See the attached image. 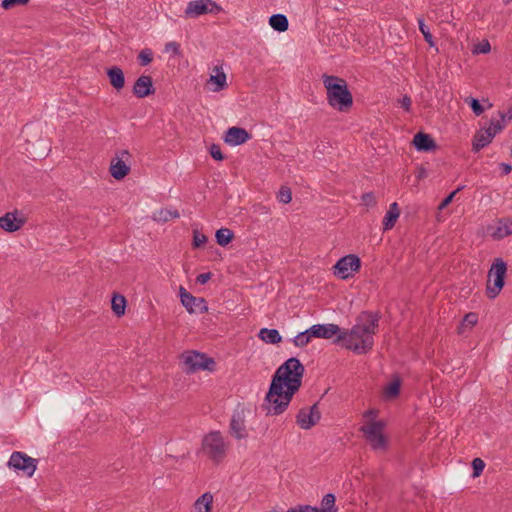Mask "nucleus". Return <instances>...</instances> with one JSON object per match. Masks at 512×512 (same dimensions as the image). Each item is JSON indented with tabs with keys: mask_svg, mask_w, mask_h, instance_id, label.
<instances>
[{
	"mask_svg": "<svg viewBox=\"0 0 512 512\" xmlns=\"http://www.w3.org/2000/svg\"><path fill=\"white\" fill-rule=\"evenodd\" d=\"M304 365L296 357L287 359L272 377L263 407L267 415H279L289 406L294 394L302 385Z\"/></svg>",
	"mask_w": 512,
	"mask_h": 512,
	"instance_id": "nucleus-1",
	"label": "nucleus"
},
{
	"mask_svg": "<svg viewBox=\"0 0 512 512\" xmlns=\"http://www.w3.org/2000/svg\"><path fill=\"white\" fill-rule=\"evenodd\" d=\"M380 318L378 312L362 311L356 317L352 328L342 329V334H338L333 342L356 354H366L374 346V335L379 327Z\"/></svg>",
	"mask_w": 512,
	"mask_h": 512,
	"instance_id": "nucleus-2",
	"label": "nucleus"
},
{
	"mask_svg": "<svg viewBox=\"0 0 512 512\" xmlns=\"http://www.w3.org/2000/svg\"><path fill=\"white\" fill-rule=\"evenodd\" d=\"M322 81L326 89L328 104L339 112H348L353 105V96L346 80L338 76L323 74Z\"/></svg>",
	"mask_w": 512,
	"mask_h": 512,
	"instance_id": "nucleus-3",
	"label": "nucleus"
},
{
	"mask_svg": "<svg viewBox=\"0 0 512 512\" xmlns=\"http://www.w3.org/2000/svg\"><path fill=\"white\" fill-rule=\"evenodd\" d=\"M507 273V263L502 258H496L488 272V281L486 287L487 297L496 298L505 285Z\"/></svg>",
	"mask_w": 512,
	"mask_h": 512,
	"instance_id": "nucleus-4",
	"label": "nucleus"
},
{
	"mask_svg": "<svg viewBox=\"0 0 512 512\" xmlns=\"http://www.w3.org/2000/svg\"><path fill=\"white\" fill-rule=\"evenodd\" d=\"M202 449L214 463H220L226 456L227 445L221 433L213 431L203 438Z\"/></svg>",
	"mask_w": 512,
	"mask_h": 512,
	"instance_id": "nucleus-5",
	"label": "nucleus"
},
{
	"mask_svg": "<svg viewBox=\"0 0 512 512\" xmlns=\"http://www.w3.org/2000/svg\"><path fill=\"white\" fill-rule=\"evenodd\" d=\"M181 361L187 373H195L200 370L212 372L215 369V360L205 353L188 351L181 355Z\"/></svg>",
	"mask_w": 512,
	"mask_h": 512,
	"instance_id": "nucleus-6",
	"label": "nucleus"
},
{
	"mask_svg": "<svg viewBox=\"0 0 512 512\" xmlns=\"http://www.w3.org/2000/svg\"><path fill=\"white\" fill-rule=\"evenodd\" d=\"M361 268V260L355 254H348L340 258L333 266V273L340 279H348L353 277L354 273Z\"/></svg>",
	"mask_w": 512,
	"mask_h": 512,
	"instance_id": "nucleus-7",
	"label": "nucleus"
},
{
	"mask_svg": "<svg viewBox=\"0 0 512 512\" xmlns=\"http://www.w3.org/2000/svg\"><path fill=\"white\" fill-rule=\"evenodd\" d=\"M222 8L213 0H193L188 2L184 11L185 18H198L205 14L216 15Z\"/></svg>",
	"mask_w": 512,
	"mask_h": 512,
	"instance_id": "nucleus-8",
	"label": "nucleus"
},
{
	"mask_svg": "<svg viewBox=\"0 0 512 512\" xmlns=\"http://www.w3.org/2000/svg\"><path fill=\"white\" fill-rule=\"evenodd\" d=\"M37 462L36 459L24 452L14 451L8 461V466L16 471H22L23 474L31 477L37 468Z\"/></svg>",
	"mask_w": 512,
	"mask_h": 512,
	"instance_id": "nucleus-9",
	"label": "nucleus"
},
{
	"mask_svg": "<svg viewBox=\"0 0 512 512\" xmlns=\"http://www.w3.org/2000/svg\"><path fill=\"white\" fill-rule=\"evenodd\" d=\"M383 428L384 423L382 421H376L360 428L373 449H383L387 445L386 438L382 433Z\"/></svg>",
	"mask_w": 512,
	"mask_h": 512,
	"instance_id": "nucleus-10",
	"label": "nucleus"
},
{
	"mask_svg": "<svg viewBox=\"0 0 512 512\" xmlns=\"http://www.w3.org/2000/svg\"><path fill=\"white\" fill-rule=\"evenodd\" d=\"M321 418V413L318 409V403L313 404L311 407L301 408L296 415V423L304 430L311 429L316 425Z\"/></svg>",
	"mask_w": 512,
	"mask_h": 512,
	"instance_id": "nucleus-11",
	"label": "nucleus"
},
{
	"mask_svg": "<svg viewBox=\"0 0 512 512\" xmlns=\"http://www.w3.org/2000/svg\"><path fill=\"white\" fill-rule=\"evenodd\" d=\"M229 428L231 436L237 440L246 439L248 437L243 408L234 410L230 420Z\"/></svg>",
	"mask_w": 512,
	"mask_h": 512,
	"instance_id": "nucleus-12",
	"label": "nucleus"
},
{
	"mask_svg": "<svg viewBox=\"0 0 512 512\" xmlns=\"http://www.w3.org/2000/svg\"><path fill=\"white\" fill-rule=\"evenodd\" d=\"M335 500V495L328 493L322 498L321 508L312 507L310 505H298L289 508L286 512H337L338 509L335 506Z\"/></svg>",
	"mask_w": 512,
	"mask_h": 512,
	"instance_id": "nucleus-13",
	"label": "nucleus"
},
{
	"mask_svg": "<svg viewBox=\"0 0 512 512\" xmlns=\"http://www.w3.org/2000/svg\"><path fill=\"white\" fill-rule=\"evenodd\" d=\"M309 333L313 335V338L331 339L334 336L337 338L338 334H342V329L333 323L315 324L309 328Z\"/></svg>",
	"mask_w": 512,
	"mask_h": 512,
	"instance_id": "nucleus-14",
	"label": "nucleus"
},
{
	"mask_svg": "<svg viewBox=\"0 0 512 512\" xmlns=\"http://www.w3.org/2000/svg\"><path fill=\"white\" fill-rule=\"evenodd\" d=\"M133 94L138 98H145L155 93L152 77L141 75L134 83Z\"/></svg>",
	"mask_w": 512,
	"mask_h": 512,
	"instance_id": "nucleus-15",
	"label": "nucleus"
},
{
	"mask_svg": "<svg viewBox=\"0 0 512 512\" xmlns=\"http://www.w3.org/2000/svg\"><path fill=\"white\" fill-rule=\"evenodd\" d=\"M248 131L241 127H230L225 132L224 141L228 145L238 146L244 144L250 139Z\"/></svg>",
	"mask_w": 512,
	"mask_h": 512,
	"instance_id": "nucleus-16",
	"label": "nucleus"
},
{
	"mask_svg": "<svg viewBox=\"0 0 512 512\" xmlns=\"http://www.w3.org/2000/svg\"><path fill=\"white\" fill-rule=\"evenodd\" d=\"M181 303L190 314H203L208 311V306L205 299L202 297H195L191 293L185 294Z\"/></svg>",
	"mask_w": 512,
	"mask_h": 512,
	"instance_id": "nucleus-17",
	"label": "nucleus"
},
{
	"mask_svg": "<svg viewBox=\"0 0 512 512\" xmlns=\"http://www.w3.org/2000/svg\"><path fill=\"white\" fill-rule=\"evenodd\" d=\"M412 143L419 152H431L437 148V144L432 136L424 132L416 133Z\"/></svg>",
	"mask_w": 512,
	"mask_h": 512,
	"instance_id": "nucleus-18",
	"label": "nucleus"
},
{
	"mask_svg": "<svg viewBox=\"0 0 512 512\" xmlns=\"http://www.w3.org/2000/svg\"><path fill=\"white\" fill-rule=\"evenodd\" d=\"M17 211L8 212L0 217V228L7 232L19 230L25 223V219L16 217Z\"/></svg>",
	"mask_w": 512,
	"mask_h": 512,
	"instance_id": "nucleus-19",
	"label": "nucleus"
},
{
	"mask_svg": "<svg viewBox=\"0 0 512 512\" xmlns=\"http://www.w3.org/2000/svg\"><path fill=\"white\" fill-rule=\"evenodd\" d=\"M494 138V133H491V128H488L486 130H480L478 131L473 138L472 142V150L473 152L477 153L484 147H486L488 144L491 143L492 139Z\"/></svg>",
	"mask_w": 512,
	"mask_h": 512,
	"instance_id": "nucleus-20",
	"label": "nucleus"
},
{
	"mask_svg": "<svg viewBox=\"0 0 512 512\" xmlns=\"http://www.w3.org/2000/svg\"><path fill=\"white\" fill-rule=\"evenodd\" d=\"M130 172V166L122 158H115L111 161L110 173L116 180L125 178Z\"/></svg>",
	"mask_w": 512,
	"mask_h": 512,
	"instance_id": "nucleus-21",
	"label": "nucleus"
},
{
	"mask_svg": "<svg viewBox=\"0 0 512 512\" xmlns=\"http://www.w3.org/2000/svg\"><path fill=\"white\" fill-rule=\"evenodd\" d=\"M106 73L113 88L119 91L124 87L125 76L121 68L118 66H112L107 69Z\"/></svg>",
	"mask_w": 512,
	"mask_h": 512,
	"instance_id": "nucleus-22",
	"label": "nucleus"
},
{
	"mask_svg": "<svg viewBox=\"0 0 512 512\" xmlns=\"http://www.w3.org/2000/svg\"><path fill=\"white\" fill-rule=\"evenodd\" d=\"M399 208L396 202H393L389 206V210L386 212L385 217L383 219V230L388 231L392 229L399 218Z\"/></svg>",
	"mask_w": 512,
	"mask_h": 512,
	"instance_id": "nucleus-23",
	"label": "nucleus"
},
{
	"mask_svg": "<svg viewBox=\"0 0 512 512\" xmlns=\"http://www.w3.org/2000/svg\"><path fill=\"white\" fill-rule=\"evenodd\" d=\"M258 337L265 343L278 344L282 341V336L277 329L262 328Z\"/></svg>",
	"mask_w": 512,
	"mask_h": 512,
	"instance_id": "nucleus-24",
	"label": "nucleus"
},
{
	"mask_svg": "<svg viewBox=\"0 0 512 512\" xmlns=\"http://www.w3.org/2000/svg\"><path fill=\"white\" fill-rule=\"evenodd\" d=\"M213 495L210 492L202 494L195 502L196 512H211Z\"/></svg>",
	"mask_w": 512,
	"mask_h": 512,
	"instance_id": "nucleus-25",
	"label": "nucleus"
},
{
	"mask_svg": "<svg viewBox=\"0 0 512 512\" xmlns=\"http://www.w3.org/2000/svg\"><path fill=\"white\" fill-rule=\"evenodd\" d=\"M269 24L275 31L278 32H285L289 26L288 19L283 14H273L269 18Z\"/></svg>",
	"mask_w": 512,
	"mask_h": 512,
	"instance_id": "nucleus-26",
	"label": "nucleus"
},
{
	"mask_svg": "<svg viewBox=\"0 0 512 512\" xmlns=\"http://www.w3.org/2000/svg\"><path fill=\"white\" fill-rule=\"evenodd\" d=\"M221 68L218 66L215 67L216 75L210 76V82L215 84V87L213 88L214 92H219L223 90L227 86L226 82V74L223 71H220Z\"/></svg>",
	"mask_w": 512,
	"mask_h": 512,
	"instance_id": "nucleus-27",
	"label": "nucleus"
},
{
	"mask_svg": "<svg viewBox=\"0 0 512 512\" xmlns=\"http://www.w3.org/2000/svg\"><path fill=\"white\" fill-rule=\"evenodd\" d=\"M180 216L177 210H170L162 208L154 213V220L157 222H168L171 219L178 218Z\"/></svg>",
	"mask_w": 512,
	"mask_h": 512,
	"instance_id": "nucleus-28",
	"label": "nucleus"
},
{
	"mask_svg": "<svg viewBox=\"0 0 512 512\" xmlns=\"http://www.w3.org/2000/svg\"><path fill=\"white\" fill-rule=\"evenodd\" d=\"M111 308L117 316H122L125 313L126 299L120 294H115L111 300Z\"/></svg>",
	"mask_w": 512,
	"mask_h": 512,
	"instance_id": "nucleus-29",
	"label": "nucleus"
},
{
	"mask_svg": "<svg viewBox=\"0 0 512 512\" xmlns=\"http://www.w3.org/2000/svg\"><path fill=\"white\" fill-rule=\"evenodd\" d=\"M233 237V232L228 228H220L215 233L216 242L222 247L228 245Z\"/></svg>",
	"mask_w": 512,
	"mask_h": 512,
	"instance_id": "nucleus-30",
	"label": "nucleus"
},
{
	"mask_svg": "<svg viewBox=\"0 0 512 512\" xmlns=\"http://www.w3.org/2000/svg\"><path fill=\"white\" fill-rule=\"evenodd\" d=\"M401 388V380L395 377L385 389V396L387 398H395L399 395Z\"/></svg>",
	"mask_w": 512,
	"mask_h": 512,
	"instance_id": "nucleus-31",
	"label": "nucleus"
},
{
	"mask_svg": "<svg viewBox=\"0 0 512 512\" xmlns=\"http://www.w3.org/2000/svg\"><path fill=\"white\" fill-rule=\"evenodd\" d=\"M499 238H504L512 234V220H500L496 233Z\"/></svg>",
	"mask_w": 512,
	"mask_h": 512,
	"instance_id": "nucleus-32",
	"label": "nucleus"
},
{
	"mask_svg": "<svg viewBox=\"0 0 512 512\" xmlns=\"http://www.w3.org/2000/svg\"><path fill=\"white\" fill-rule=\"evenodd\" d=\"M312 338H313V335H310L309 328H308L307 330L298 333L293 338L292 341H293L295 346H297V347H304V346H306L311 341Z\"/></svg>",
	"mask_w": 512,
	"mask_h": 512,
	"instance_id": "nucleus-33",
	"label": "nucleus"
},
{
	"mask_svg": "<svg viewBox=\"0 0 512 512\" xmlns=\"http://www.w3.org/2000/svg\"><path fill=\"white\" fill-rule=\"evenodd\" d=\"M418 25H419V30L422 33L423 37H424V40L431 47H433L435 45L434 40H433V36H432V34L430 32L429 27L424 23V20L422 18L418 19Z\"/></svg>",
	"mask_w": 512,
	"mask_h": 512,
	"instance_id": "nucleus-34",
	"label": "nucleus"
},
{
	"mask_svg": "<svg viewBox=\"0 0 512 512\" xmlns=\"http://www.w3.org/2000/svg\"><path fill=\"white\" fill-rule=\"evenodd\" d=\"M137 60L140 66H147L153 60V52L149 48L142 49L137 56Z\"/></svg>",
	"mask_w": 512,
	"mask_h": 512,
	"instance_id": "nucleus-35",
	"label": "nucleus"
},
{
	"mask_svg": "<svg viewBox=\"0 0 512 512\" xmlns=\"http://www.w3.org/2000/svg\"><path fill=\"white\" fill-rule=\"evenodd\" d=\"M464 102L470 106L476 116H480L485 110L482 104L476 98L467 97L465 98Z\"/></svg>",
	"mask_w": 512,
	"mask_h": 512,
	"instance_id": "nucleus-36",
	"label": "nucleus"
},
{
	"mask_svg": "<svg viewBox=\"0 0 512 512\" xmlns=\"http://www.w3.org/2000/svg\"><path fill=\"white\" fill-rule=\"evenodd\" d=\"M207 242V237L203 233L199 232L197 229L193 230V248H200Z\"/></svg>",
	"mask_w": 512,
	"mask_h": 512,
	"instance_id": "nucleus-37",
	"label": "nucleus"
},
{
	"mask_svg": "<svg viewBox=\"0 0 512 512\" xmlns=\"http://www.w3.org/2000/svg\"><path fill=\"white\" fill-rule=\"evenodd\" d=\"M292 193L290 188L288 187H281L278 193V200L281 203L288 204L292 200Z\"/></svg>",
	"mask_w": 512,
	"mask_h": 512,
	"instance_id": "nucleus-38",
	"label": "nucleus"
},
{
	"mask_svg": "<svg viewBox=\"0 0 512 512\" xmlns=\"http://www.w3.org/2000/svg\"><path fill=\"white\" fill-rule=\"evenodd\" d=\"M484 468H485V463L482 459H480V458L473 459V461H472L473 477L480 476L481 473L483 472Z\"/></svg>",
	"mask_w": 512,
	"mask_h": 512,
	"instance_id": "nucleus-39",
	"label": "nucleus"
},
{
	"mask_svg": "<svg viewBox=\"0 0 512 512\" xmlns=\"http://www.w3.org/2000/svg\"><path fill=\"white\" fill-rule=\"evenodd\" d=\"M29 3V0H2L1 6L6 9H12L16 6H25Z\"/></svg>",
	"mask_w": 512,
	"mask_h": 512,
	"instance_id": "nucleus-40",
	"label": "nucleus"
},
{
	"mask_svg": "<svg viewBox=\"0 0 512 512\" xmlns=\"http://www.w3.org/2000/svg\"><path fill=\"white\" fill-rule=\"evenodd\" d=\"M464 188V186H459L456 190L452 191L449 195H447L439 204L438 209L442 210L446 208L454 199L455 195L461 191Z\"/></svg>",
	"mask_w": 512,
	"mask_h": 512,
	"instance_id": "nucleus-41",
	"label": "nucleus"
},
{
	"mask_svg": "<svg viewBox=\"0 0 512 512\" xmlns=\"http://www.w3.org/2000/svg\"><path fill=\"white\" fill-rule=\"evenodd\" d=\"M209 153L211 157L217 161H222L225 158L218 144H212L209 148Z\"/></svg>",
	"mask_w": 512,
	"mask_h": 512,
	"instance_id": "nucleus-42",
	"label": "nucleus"
},
{
	"mask_svg": "<svg viewBox=\"0 0 512 512\" xmlns=\"http://www.w3.org/2000/svg\"><path fill=\"white\" fill-rule=\"evenodd\" d=\"M361 201L366 207H374L376 205V198L372 192L364 193Z\"/></svg>",
	"mask_w": 512,
	"mask_h": 512,
	"instance_id": "nucleus-43",
	"label": "nucleus"
},
{
	"mask_svg": "<svg viewBox=\"0 0 512 512\" xmlns=\"http://www.w3.org/2000/svg\"><path fill=\"white\" fill-rule=\"evenodd\" d=\"M489 128H491V133H494L495 136L496 133L500 132L504 128V123L502 120H491Z\"/></svg>",
	"mask_w": 512,
	"mask_h": 512,
	"instance_id": "nucleus-44",
	"label": "nucleus"
},
{
	"mask_svg": "<svg viewBox=\"0 0 512 512\" xmlns=\"http://www.w3.org/2000/svg\"><path fill=\"white\" fill-rule=\"evenodd\" d=\"M398 103L405 111L409 112L411 110L412 100L408 95H404L398 100Z\"/></svg>",
	"mask_w": 512,
	"mask_h": 512,
	"instance_id": "nucleus-45",
	"label": "nucleus"
},
{
	"mask_svg": "<svg viewBox=\"0 0 512 512\" xmlns=\"http://www.w3.org/2000/svg\"><path fill=\"white\" fill-rule=\"evenodd\" d=\"M478 321V316L476 313L470 312L467 313L463 318V323H467L470 326H474Z\"/></svg>",
	"mask_w": 512,
	"mask_h": 512,
	"instance_id": "nucleus-46",
	"label": "nucleus"
},
{
	"mask_svg": "<svg viewBox=\"0 0 512 512\" xmlns=\"http://www.w3.org/2000/svg\"><path fill=\"white\" fill-rule=\"evenodd\" d=\"M165 51L166 52H173V54L178 55L180 54V45L177 42H168L165 45Z\"/></svg>",
	"mask_w": 512,
	"mask_h": 512,
	"instance_id": "nucleus-47",
	"label": "nucleus"
},
{
	"mask_svg": "<svg viewBox=\"0 0 512 512\" xmlns=\"http://www.w3.org/2000/svg\"><path fill=\"white\" fill-rule=\"evenodd\" d=\"M212 277L211 272L199 274L196 278L197 283L206 284Z\"/></svg>",
	"mask_w": 512,
	"mask_h": 512,
	"instance_id": "nucleus-48",
	"label": "nucleus"
},
{
	"mask_svg": "<svg viewBox=\"0 0 512 512\" xmlns=\"http://www.w3.org/2000/svg\"><path fill=\"white\" fill-rule=\"evenodd\" d=\"M499 170L502 175H508L512 171V165L509 163H500Z\"/></svg>",
	"mask_w": 512,
	"mask_h": 512,
	"instance_id": "nucleus-49",
	"label": "nucleus"
},
{
	"mask_svg": "<svg viewBox=\"0 0 512 512\" xmlns=\"http://www.w3.org/2000/svg\"><path fill=\"white\" fill-rule=\"evenodd\" d=\"M499 116L501 120L504 122L506 119L511 120L512 119V105L508 108L507 112H501L499 111Z\"/></svg>",
	"mask_w": 512,
	"mask_h": 512,
	"instance_id": "nucleus-50",
	"label": "nucleus"
},
{
	"mask_svg": "<svg viewBox=\"0 0 512 512\" xmlns=\"http://www.w3.org/2000/svg\"><path fill=\"white\" fill-rule=\"evenodd\" d=\"M490 48V43L488 41H485L481 45H479L477 52L488 53L490 51Z\"/></svg>",
	"mask_w": 512,
	"mask_h": 512,
	"instance_id": "nucleus-51",
	"label": "nucleus"
},
{
	"mask_svg": "<svg viewBox=\"0 0 512 512\" xmlns=\"http://www.w3.org/2000/svg\"><path fill=\"white\" fill-rule=\"evenodd\" d=\"M129 157L130 153L128 150H121L116 156V158H122L125 161L128 160Z\"/></svg>",
	"mask_w": 512,
	"mask_h": 512,
	"instance_id": "nucleus-52",
	"label": "nucleus"
},
{
	"mask_svg": "<svg viewBox=\"0 0 512 512\" xmlns=\"http://www.w3.org/2000/svg\"><path fill=\"white\" fill-rule=\"evenodd\" d=\"M376 415H377V410H374V409H370V410L366 411L364 414V416L366 418L375 417Z\"/></svg>",
	"mask_w": 512,
	"mask_h": 512,
	"instance_id": "nucleus-53",
	"label": "nucleus"
},
{
	"mask_svg": "<svg viewBox=\"0 0 512 512\" xmlns=\"http://www.w3.org/2000/svg\"><path fill=\"white\" fill-rule=\"evenodd\" d=\"M185 294H190V293L184 287L181 286L179 289V296H180L181 301H183Z\"/></svg>",
	"mask_w": 512,
	"mask_h": 512,
	"instance_id": "nucleus-54",
	"label": "nucleus"
},
{
	"mask_svg": "<svg viewBox=\"0 0 512 512\" xmlns=\"http://www.w3.org/2000/svg\"><path fill=\"white\" fill-rule=\"evenodd\" d=\"M504 4H509L511 2V0H503Z\"/></svg>",
	"mask_w": 512,
	"mask_h": 512,
	"instance_id": "nucleus-55",
	"label": "nucleus"
}]
</instances>
